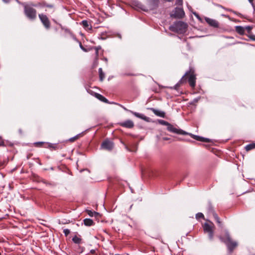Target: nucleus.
Returning <instances> with one entry per match:
<instances>
[{
    "label": "nucleus",
    "mask_w": 255,
    "mask_h": 255,
    "mask_svg": "<svg viewBox=\"0 0 255 255\" xmlns=\"http://www.w3.org/2000/svg\"><path fill=\"white\" fill-rule=\"evenodd\" d=\"M220 239L226 245L230 253H232L238 246L237 242L232 240L228 231L225 232V237H220Z\"/></svg>",
    "instance_id": "nucleus-1"
},
{
    "label": "nucleus",
    "mask_w": 255,
    "mask_h": 255,
    "mask_svg": "<svg viewBox=\"0 0 255 255\" xmlns=\"http://www.w3.org/2000/svg\"><path fill=\"white\" fill-rule=\"evenodd\" d=\"M187 28V24L182 21L175 22L172 25L169 26V29L175 32L180 33H184Z\"/></svg>",
    "instance_id": "nucleus-2"
},
{
    "label": "nucleus",
    "mask_w": 255,
    "mask_h": 255,
    "mask_svg": "<svg viewBox=\"0 0 255 255\" xmlns=\"http://www.w3.org/2000/svg\"><path fill=\"white\" fill-rule=\"evenodd\" d=\"M202 227L204 233L208 234L209 239L212 240L214 237L215 229V225L213 223L207 220L202 225Z\"/></svg>",
    "instance_id": "nucleus-3"
},
{
    "label": "nucleus",
    "mask_w": 255,
    "mask_h": 255,
    "mask_svg": "<svg viewBox=\"0 0 255 255\" xmlns=\"http://www.w3.org/2000/svg\"><path fill=\"white\" fill-rule=\"evenodd\" d=\"M24 12L30 20H33L36 18V10L30 5L26 4L24 6Z\"/></svg>",
    "instance_id": "nucleus-4"
},
{
    "label": "nucleus",
    "mask_w": 255,
    "mask_h": 255,
    "mask_svg": "<svg viewBox=\"0 0 255 255\" xmlns=\"http://www.w3.org/2000/svg\"><path fill=\"white\" fill-rule=\"evenodd\" d=\"M183 76H185V78H186V82L188 79V82L190 86L192 88H194L196 85V76L194 70L190 69L189 71L186 72Z\"/></svg>",
    "instance_id": "nucleus-5"
},
{
    "label": "nucleus",
    "mask_w": 255,
    "mask_h": 255,
    "mask_svg": "<svg viewBox=\"0 0 255 255\" xmlns=\"http://www.w3.org/2000/svg\"><path fill=\"white\" fill-rule=\"evenodd\" d=\"M38 17L46 29H49L51 27V23L48 17L44 14H39Z\"/></svg>",
    "instance_id": "nucleus-6"
},
{
    "label": "nucleus",
    "mask_w": 255,
    "mask_h": 255,
    "mask_svg": "<svg viewBox=\"0 0 255 255\" xmlns=\"http://www.w3.org/2000/svg\"><path fill=\"white\" fill-rule=\"evenodd\" d=\"M167 129L168 131L173 133L182 135L187 134V132H186V131L176 128V127L171 125L170 124H169V126L167 127Z\"/></svg>",
    "instance_id": "nucleus-7"
},
{
    "label": "nucleus",
    "mask_w": 255,
    "mask_h": 255,
    "mask_svg": "<svg viewBox=\"0 0 255 255\" xmlns=\"http://www.w3.org/2000/svg\"><path fill=\"white\" fill-rule=\"evenodd\" d=\"M101 146L103 149L111 150L114 147V143L109 140H106L103 142Z\"/></svg>",
    "instance_id": "nucleus-8"
},
{
    "label": "nucleus",
    "mask_w": 255,
    "mask_h": 255,
    "mask_svg": "<svg viewBox=\"0 0 255 255\" xmlns=\"http://www.w3.org/2000/svg\"><path fill=\"white\" fill-rule=\"evenodd\" d=\"M173 15L175 17L182 18L185 16V12L182 8L177 7L175 8Z\"/></svg>",
    "instance_id": "nucleus-9"
},
{
    "label": "nucleus",
    "mask_w": 255,
    "mask_h": 255,
    "mask_svg": "<svg viewBox=\"0 0 255 255\" xmlns=\"http://www.w3.org/2000/svg\"><path fill=\"white\" fill-rule=\"evenodd\" d=\"M209 210L211 212V213H212V215H213L215 220H216V221L218 223L219 226L220 227H222V222L220 221V219L219 218V217L218 216L217 214L215 213L214 210L213 209L212 207H209Z\"/></svg>",
    "instance_id": "nucleus-10"
},
{
    "label": "nucleus",
    "mask_w": 255,
    "mask_h": 255,
    "mask_svg": "<svg viewBox=\"0 0 255 255\" xmlns=\"http://www.w3.org/2000/svg\"><path fill=\"white\" fill-rule=\"evenodd\" d=\"M120 125L121 126L127 128H132L134 126V123L131 120H127L121 123Z\"/></svg>",
    "instance_id": "nucleus-11"
},
{
    "label": "nucleus",
    "mask_w": 255,
    "mask_h": 255,
    "mask_svg": "<svg viewBox=\"0 0 255 255\" xmlns=\"http://www.w3.org/2000/svg\"><path fill=\"white\" fill-rule=\"evenodd\" d=\"M205 20L210 25L214 27H218L219 26V23L216 20L210 18H206Z\"/></svg>",
    "instance_id": "nucleus-12"
},
{
    "label": "nucleus",
    "mask_w": 255,
    "mask_h": 255,
    "mask_svg": "<svg viewBox=\"0 0 255 255\" xmlns=\"http://www.w3.org/2000/svg\"><path fill=\"white\" fill-rule=\"evenodd\" d=\"M186 83V78L185 76H183L180 81L173 87H170L171 89H175L178 90L181 84Z\"/></svg>",
    "instance_id": "nucleus-13"
},
{
    "label": "nucleus",
    "mask_w": 255,
    "mask_h": 255,
    "mask_svg": "<svg viewBox=\"0 0 255 255\" xmlns=\"http://www.w3.org/2000/svg\"><path fill=\"white\" fill-rule=\"evenodd\" d=\"M151 111L157 116L164 118L165 116V114L164 112L155 109L154 108H151Z\"/></svg>",
    "instance_id": "nucleus-14"
},
{
    "label": "nucleus",
    "mask_w": 255,
    "mask_h": 255,
    "mask_svg": "<svg viewBox=\"0 0 255 255\" xmlns=\"http://www.w3.org/2000/svg\"><path fill=\"white\" fill-rule=\"evenodd\" d=\"M131 113L137 118L143 120L145 121H149V118L148 117H146L143 114L133 112H131Z\"/></svg>",
    "instance_id": "nucleus-15"
},
{
    "label": "nucleus",
    "mask_w": 255,
    "mask_h": 255,
    "mask_svg": "<svg viewBox=\"0 0 255 255\" xmlns=\"http://www.w3.org/2000/svg\"><path fill=\"white\" fill-rule=\"evenodd\" d=\"M94 96L95 97H96L98 99H99L101 101L103 102L106 103H108V100L105 97H104L103 96H102V95H101L99 93H95Z\"/></svg>",
    "instance_id": "nucleus-16"
},
{
    "label": "nucleus",
    "mask_w": 255,
    "mask_h": 255,
    "mask_svg": "<svg viewBox=\"0 0 255 255\" xmlns=\"http://www.w3.org/2000/svg\"><path fill=\"white\" fill-rule=\"evenodd\" d=\"M236 31L241 35H244L245 32V28L241 26H236Z\"/></svg>",
    "instance_id": "nucleus-17"
},
{
    "label": "nucleus",
    "mask_w": 255,
    "mask_h": 255,
    "mask_svg": "<svg viewBox=\"0 0 255 255\" xmlns=\"http://www.w3.org/2000/svg\"><path fill=\"white\" fill-rule=\"evenodd\" d=\"M81 24L83 27L86 29H91L92 28V26L89 24V23L87 20H83Z\"/></svg>",
    "instance_id": "nucleus-18"
},
{
    "label": "nucleus",
    "mask_w": 255,
    "mask_h": 255,
    "mask_svg": "<svg viewBox=\"0 0 255 255\" xmlns=\"http://www.w3.org/2000/svg\"><path fill=\"white\" fill-rule=\"evenodd\" d=\"M84 224L87 226H91L93 225V221L90 219H85L84 220Z\"/></svg>",
    "instance_id": "nucleus-19"
},
{
    "label": "nucleus",
    "mask_w": 255,
    "mask_h": 255,
    "mask_svg": "<svg viewBox=\"0 0 255 255\" xmlns=\"http://www.w3.org/2000/svg\"><path fill=\"white\" fill-rule=\"evenodd\" d=\"M99 78L101 81H103L105 78V74L103 71L102 68L99 69Z\"/></svg>",
    "instance_id": "nucleus-20"
},
{
    "label": "nucleus",
    "mask_w": 255,
    "mask_h": 255,
    "mask_svg": "<svg viewBox=\"0 0 255 255\" xmlns=\"http://www.w3.org/2000/svg\"><path fill=\"white\" fill-rule=\"evenodd\" d=\"M254 148H255V143H254L249 144L245 147L246 150L248 151Z\"/></svg>",
    "instance_id": "nucleus-21"
},
{
    "label": "nucleus",
    "mask_w": 255,
    "mask_h": 255,
    "mask_svg": "<svg viewBox=\"0 0 255 255\" xmlns=\"http://www.w3.org/2000/svg\"><path fill=\"white\" fill-rule=\"evenodd\" d=\"M86 212L88 214L89 216L91 217H93L94 216H97L99 215V213L97 212H96L95 211H92L91 210H86Z\"/></svg>",
    "instance_id": "nucleus-22"
},
{
    "label": "nucleus",
    "mask_w": 255,
    "mask_h": 255,
    "mask_svg": "<svg viewBox=\"0 0 255 255\" xmlns=\"http://www.w3.org/2000/svg\"><path fill=\"white\" fill-rule=\"evenodd\" d=\"M38 5L40 6H46V7H49V8H53V5L47 4L45 2H39L38 3Z\"/></svg>",
    "instance_id": "nucleus-23"
},
{
    "label": "nucleus",
    "mask_w": 255,
    "mask_h": 255,
    "mask_svg": "<svg viewBox=\"0 0 255 255\" xmlns=\"http://www.w3.org/2000/svg\"><path fill=\"white\" fill-rule=\"evenodd\" d=\"M72 241L76 244H79L81 242V239L75 236L73 238Z\"/></svg>",
    "instance_id": "nucleus-24"
},
{
    "label": "nucleus",
    "mask_w": 255,
    "mask_h": 255,
    "mask_svg": "<svg viewBox=\"0 0 255 255\" xmlns=\"http://www.w3.org/2000/svg\"><path fill=\"white\" fill-rule=\"evenodd\" d=\"M158 123L162 125L166 126L167 127H168L170 124L168 122L162 120H159Z\"/></svg>",
    "instance_id": "nucleus-25"
},
{
    "label": "nucleus",
    "mask_w": 255,
    "mask_h": 255,
    "mask_svg": "<svg viewBox=\"0 0 255 255\" xmlns=\"http://www.w3.org/2000/svg\"><path fill=\"white\" fill-rule=\"evenodd\" d=\"M48 147L50 148H52L55 150L58 148V145L56 144L48 143Z\"/></svg>",
    "instance_id": "nucleus-26"
},
{
    "label": "nucleus",
    "mask_w": 255,
    "mask_h": 255,
    "mask_svg": "<svg viewBox=\"0 0 255 255\" xmlns=\"http://www.w3.org/2000/svg\"><path fill=\"white\" fill-rule=\"evenodd\" d=\"M80 136V134H78V135H76V136L73 137H71L70 138L69 140L70 141V142H74V141H75L76 140L78 139Z\"/></svg>",
    "instance_id": "nucleus-27"
},
{
    "label": "nucleus",
    "mask_w": 255,
    "mask_h": 255,
    "mask_svg": "<svg viewBox=\"0 0 255 255\" xmlns=\"http://www.w3.org/2000/svg\"><path fill=\"white\" fill-rule=\"evenodd\" d=\"M204 216L202 213H198L196 215V218L199 219L200 218H204Z\"/></svg>",
    "instance_id": "nucleus-28"
},
{
    "label": "nucleus",
    "mask_w": 255,
    "mask_h": 255,
    "mask_svg": "<svg viewBox=\"0 0 255 255\" xmlns=\"http://www.w3.org/2000/svg\"><path fill=\"white\" fill-rule=\"evenodd\" d=\"M194 138L199 141H205L204 138L203 137H200L199 136L197 135H194L193 136Z\"/></svg>",
    "instance_id": "nucleus-29"
},
{
    "label": "nucleus",
    "mask_w": 255,
    "mask_h": 255,
    "mask_svg": "<svg viewBox=\"0 0 255 255\" xmlns=\"http://www.w3.org/2000/svg\"><path fill=\"white\" fill-rule=\"evenodd\" d=\"M245 28V30H247L248 32L250 34L251 32V30H252L253 27L252 26H246Z\"/></svg>",
    "instance_id": "nucleus-30"
},
{
    "label": "nucleus",
    "mask_w": 255,
    "mask_h": 255,
    "mask_svg": "<svg viewBox=\"0 0 255 255\" xmlns=\"http://www.w3.org/2000/svg\"><path fill=\"white\" fill-rule=\"evenodd\" d=\"M63 233L66 236H67L70 233V231L68 229H66L63 230Z\"/></svg>",
    "instance_id": "nucleus-31"
},
{
    "label": "nucleus",
    "mask_w": 255,
    "mask_h": 255,
    "mask_svg": "<svg viewBox=\"0 0 255 255\" xmlns=\"http://www.w3.org/2000/svg\"><path fill=\"white\" fill-rule=\"evenodd\" d=\"M122 143H123V144L125 145V148H126L127 150H128V151H133V149H132L131 148H129L126 144H125L124 142H123L122 141H121Z\"/></svg>",
    "instance_id": "nucleus-32"
},
{
    "label": "nucleus",
    "mask_w": 255,
    "mask_h": 255,
    "mask_svg": "<svg viewBox=\"0 0 255 255\" xmlns=\"http://www.w3.org/2000/svg\"><path fill=\"white\" fill-rule=\"evenodd\" d=\"M176 3L178 5H181L183 4V0H176Z\"/></svg>",
    "instance_id": "nucleus-33"
},
{
    "label": "nucleus",
    "mask_w": 255,
    "mask_h": 255,
    "mask_svg": "<svg viewBox=\"0 0 255 255\" xmlns=\"http://www.w3.org/2000/svg\"><path fill=\"white\" fill-rule=\"evenodd\" d=\"M249 37L254 40V41H255V35H253L252 34H250L249 35Z\"/></svg>",
    "instance_id": "nucleus-34"
},
{
    "label": "nucleus",
    "mask_w": 255,
    "mask_h": 255,
    "mask_svg": "<svg viewBox=\"0 0 255 255\" xmlns=\"http://www.w3.org/2000/svg\"><path fill=\"white\" fill-rule=\"evenodd\" d=\"M8 144L5 143L3 141H1L0 142V146H6Z\"/></svg>",
    "instance_id": "nucleus-35"
},
{
    "label": "nucleus",
    "mask_w": 255,
    "mask_h": 255,
    "mask_svg": "<svg viewBox=\"0 0 255 255\" xmlns=\"http://www.w3.org/2000/svg\"><path fill=\"white\" fill-rule=\"evenodd\" d=\"M79 45H80V48L84 51H85V52H87V50L83 46V45H82V43L79 42Z\"/></svg>",
    "instance_id": "nucleus-36"
},
{
    "label": "nucleus",
    "mask_w": 255,
    "mask_h": 255,
    "mask_svg": "<svg viewBox=\"0 0 255 255\" xmlns=\"http://www.w3.org/2000/svg\"><path fill=\"white\" fill-rule=\"evenodd\" d=\"M42 144H43V142H38L35 143V144L39 145V146H41Z\"/></svg>",
    "instance_id": "nucleus-37"
},
{
    "label": "nucleus",
    "mask_w": 255,
    "mask_h": 255,
    "mask_svg": "<svg viewBox=\"0 0 255 255\" xmlns=\"http://www.w3.org/2000/svg\"><path fill=\"white\" fill-rule=\"evenodd\" d=\"M87 92H88L89 93H90V94H92V93H93V91H92V90H91L90 89H87Z\"/></svg>",
    "instance_id": "nucleus-38"
},
{
    "label": "nucleus",
    "mask_w": 255,
    "mask_h": 255,
    "mask_svg": "<svg viewBox=\"0 0 255 255\" xmlns=\"http://www.w3.org/2000/svg\"><path fill=\"white\" fill-rule=\"evenodd\" d=\"M124 75H126V76H133V74L128 73V74H125Z\"/></svg>",
    "instance_id": "nucleus-39"
},
{
    "label": "nucleus",
    "mask_w": 255,
    "mask_h": 255,
    "mask_svg": "<svg viewBox=\"0 0 255 255\" xmlns=\"http://www.w3.org/2000/svg\"><path fill=\"white\" fill-rule=\"evenodd\" d=\"M233 12H234V13H235L236 14H237V15H241V14H240V13H238V12H236V11H233Z\"/></svg>",
    "instance_id": "nucleus-40"
},
{
    "label": "nucleus",
    "mask_w": 255,
    "mask_h": 255,
    "mask_svg": "<svg viewBox=\"0 0 255 255\" xmlns=\"http://www.w3.org/2000/svg\"><path fill=\"white\" fill-rule=\"evenodd\" d=\"M248 0L249 1V2H250L251 3H252V4H253V1H254V0Z\"/></svg>",
    "instance_id": "nucleus-41"
},
{
    "label": "nucleus",
    "mask_w": 255,
    "mask_h": 255,
    "mask_svg": "<svg viewBox=\"0 0 255 255\" xmlns=\"http://www.w3.org/2000/svg\"><path fill=\"white\" fill-rule=\"evenodd\" d=\"M163 139H164V140H167V139H168V138H166V137H164V138H163Z\"/></svg>",
    "instance_id": "nucleus-42"
},
{
    "label": "nucleus",
    "mask_w": 255,
    "mask_h": 255,
    "mask_svg": "<svg viewBox=\"0 0 255 255\" xmlns=\"http://www.w3.org/2000/svg\"><path fill=\"white\" fill-rule=\"evenodd\" d=\"M136 149H137V147H135V150H133V151H136Z\"/></svg>",
    "instance_id": "nucleus-43"
},
{
    "label": "nucleus",
    "mask_w": 255,
    "mask_h": 255,
    "mask_svg": "<svg viewBox=\"0 0 255 255\" xmlns=\"http://www.w3.org/2000/svg\"><path fill=\"white\" fill-rule=\"evenodd\" d=\"M0 255H1V253H0Z\"/></svg>",
    "instance_id": "nucleus-44"
}]
</instances>
